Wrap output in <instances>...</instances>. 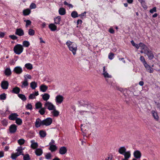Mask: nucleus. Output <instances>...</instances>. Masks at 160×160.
<instances>
[{"mask_svg":"<svg viewBox=\"0 0 160 160\" xmlns=\"http://www.w3.org/2000/svg\"><path fill=\"white\" fill-rule=\"evenodd\" d=\"M102 74L105 78H112L111 76L109 75L107 71L104 73H102Z\"/></svg>","mask_w":160,"mask_h":160,"instance_id":"38","label":"nucleus"},{"mask_svg":"<svg viewBox=\"0 0 160 160\" xmlns=\"http://www.w3.org/2000/svg\"><path fill=\"white\" fill-rule=\"evenodd\" d=\"M114 54L112 53H110L108 55V58L110 59H112L113 58Z\"/></svg>","mask_w":160,"mask_h":160,"instance_id":"60","label":"nucleus"},{"mask_svg":"<svg viewBox=\"0 0 160 160\" xmlns=\"http://www.w3.org/2000/svg\"><path fill=\"white\" fill-rule=\"evenodd\" d=\"M157 8L156 7H154L152 9H151L150 10V12L151 13H153L154 12H155L157 11Z\"/></svg>","mask_w":160,"mask_h":160,"instance_id":"58","label":"nucleus"},{"mask_svg":"<svg viewBox=\"0 0 160 160\" xmlns=\"http://www.w3.org/2000/svg\"><path fill=\"white\" fill-rule=\"evenodd\" d=\"M23 12L24 15H29L30 13V10L28 9L24 10L23 11Z\"/></svg>","mask_w":160,"mask_h":160,"instance_id":"42","label":"nucleus"},{"mask_svg":"<svg viewBox=\"0 0 160 160\" xmlns=\"http://www.w3.org/2000/svg\"><path fill=\"white\" fill-rule=\"evenodd\" d=\"M91 108L92 106L90 105L84 104L80 107V113L82 115H87L89 113Z\"/></svg>","mask_w":160,"mask_h":160,"instance_id":"1","label":"nucleus"},{"mask_svg":"<svg viewBox=\"0 0 160 160\" xmlns=\"http://www.w3.org/2000/svg\"><path fill=\"white\" fill-rule=\"evenodd\" d=\"M52 122V119L49 118H48L42 120V125L48 126L51 124Z\"/></svg>","mask_w":160,"mask_h":160,"instance_id":"5","label":"nucleus"},{"mask_svg":"<svg viewBox=\"0 0 160 160\" xmlns=\"http://www.w3.org/2000/svg\"><path fill=\"white\" fill-rule=\"evenodd\" d=\"M22 147H18V148L17 149V153H20V155L22 152Z\"/></svg>","mask_w":160,"mask_h":160,"instance_id":"55","label":"nucleus"},{"mask_svg":"<svg viewBox=\"0 0 160 160\" xmlns=\"http://www.w3.org/2000/svg\"><path fill=\"white\" fill-rule=\"evenodd\" d=\"M53 111L52 112V113L54 117H57L58 116L59 114V112L56 110L55 108L52 110Z\"/></svg>","mask_w":160,"mask_h":160,"instance_id":"31","label":"nucleus"},{"mask_svg":"<svg viewBox=\"0 0 160 160\" xmlns=\"http://www.w3.org/2000/svg\"><path fill=\"white\" fill-rule=\"evenodd\" d=\"M25 66L28 69L31 70L32 68V64L30 63H26Z\"/></svg>","mask_w":160,"mask_h":160,"instance_id":"36","label":"nucleus"},{"mask_svg":"<svg viewBox=\"0 0 160 160\" xmlns=\"http://www.w3.org/2000/svg\"><path fill=\"white\" fill-rule=\"evenodd\" d=\"M140 59L142 63H143L146 61L144 58L143 56H141L140 57Z\"/></svg>","mask_w":160,"mask_h":160,"instance_id":"61","label":"nucleus"},{"mask_svg":"<svg viewBox=\"0 0 160 160\" xmlns=\"http://www.w3.org/2000/svg\"><path fill=\"white\" fill-rule=\"evenodd\" d=\"M109 31L110 33H113L114 32V30L112 28L109 29Z\"/></svg>","mask_w":160,"mask_h":160,"instance_id":"64","label":"nucleus"},{"mask_svg":"<svg viewBox=\"0 0 160 160\" xmlns=\"http://www.w3.org/2000/svg\"><path fill=\"white\" fill-rule=\"evenodd\" d=\"M66 44L69 48V50L72 52L74 55H75L77 50V46L76 44L70 41H68L66 42Z\"/></svg>","mask_w":160,"mask_h":160,"instance_id":"2","label":"nucleus"},{"mask_svg":"<svg viewBox=\"0 0 160 160\" xmlns=\"http://www.w3.org/2000/svg\"><path fill=\"white\" fill-rule=\"evenodd\" d=\"M134 156L135 158H141V153L139 151L137 150L134 152Z\"/></svg>","mask_w":160,"mask_h":160,"instance_id":"15","label":"nucleus"},{"mask_svg":"<svg viewBox=\"0 0 160 160\" xmlns=\"http://www.w3.org/2000/svg\"><path fill=\"white\" fill-rule=\"evenodd\" d=\"M143 63L144 64V66H145V68H146V69L147 68H148L150 67V66L149 65L147 64V63L146 61H145Z\"/></svg>","mask_w":160,"mask_h":160,"instance_id":"62","label":"nucleus"},{"mask_svg":"<svg viewBox=\"0 0 160 160\" xmlns=\"http://www.w3.org/2000/svg\"><path fill=\"white\" fill-rule=\"evenodd\" d=\"M39 134L40 136L44 138L46 136V133L45 132L41 131L39 132Z\"/></svg>","mask_w":160,"mask_h":160,"instance_id":"50","label":"nucleus"},{"mask_svg":"<svg viewBox=\"0 0 160 160\" xmlns=\"http://www.w3.org/2000/svg\"><path fill=\"white\" fill-rule=\"evenodd\" d=\"M146 54L148 57V58L150 60H151L154 58V55L152 53L151 51L150 50L148 51V52H147Z\"/></svg>","mask_w":160,"mask_h":160,"instance_id":"17","label":"nucleus"},{"mask_svg":"<svg viewBox=\"0 0 160 160\" xmlns=\"http://www.w3.org/2000/svg\"><path fill=\"white\" fill-rule=\"evenodd\" d=\"M24 77L25 78L24 81L22 82V85L21 86L22 88H25L28 85V81L27 79L26 78L25 76Z\"/></svg>","mask_w":160,"mask_h":160,"instance_id":"16","label":"nucleus"},{"mask_svg":"<svg viewBox=\"0 0 160 160\" xmlns=\"http://www.w3.org/2000/svg\"><path fill=\"white\" fill-rule=\"evenodd\" d=\"M67 148L65 147H61L59 150V153L61 154H64L67 152Z\"/></svg>","mask_w":160,"mask_h":160,"instance_id":"14","label":"nucleus"},{"mask_svg":"<svg viewBox=\"0 0 160 160\" xmlns=\"http://www.w3.org/2000/svg\"><path fill=\"white\" fill-rule=\"evenodd\" d=\"M6 98V94L5 93H3L0 95V99L2 100H4Z\"/></svg>","mask_w":160,"mask_h":160,"instance_id":"47","label":"nucleus"},{"mask_svg":"<svg viewBox=\"0 0 160 160\" xmlns=\"http://www.w3.org/2000/svg\"><path fill=\"white\" fill-rule=\"evenodd\" d=\"M30 158L28 154H26L23 156L24 160H30Z\"/></svg>","mask_w":160,"mask_h":160,"instance_id":"52","label":"nucleus"},{"mask_svg":"<svg viewBox=\"0 0 160 160\" xmlns=\"http://www.w3.org/2000/svg\"><path fill=\"white\" fill-rule=\"evenodd\" d=\"M42 121H41L39 118H38L35 122V125L36 127H39L41 125H42Z\"/></svg>","mask_w":160,"mask_h":160,"instance_id":"12","label":"nucleus"},{"mask_svg":"<svg viewBox=\"0 0 160 160\" xmlns=\"http://www.w3.org/2000/svg\"><path fill=\"white\" fill-rule=\"evenodd\" d=\"M20 155V153H12L11 155V158L13 159H15L16 158Z\"/></svg>","mask_w":160,"mask_h":160,"instance_id":"32","label":"nucleus"},{"mask_svg":"<svg viewBox=\"0 0 160 160\" xmlns=\"http://www.w3.org/2000/svg\"><path fill=\"white\" fill-rule=\"evenodd\" d=\"M32 144L31 145V147L33 149H35L37 148L38 146V144L37 142H35L34 141L32 140L31 141Z\"/></svg>","mask_w":160,"mask_h":160,"instance_id":"24","label":"nucleus"},{"mask_svg":"<svg viewBox=\"0 0 160 160\" xmlns=\"http://www.w3.org/2000/svg\"><path fill=\"white\" fill-rule=\"evenodd\" d=\"M143 63L144 64V66H145V68H146V69L147 68H148L150 67V66L149 65L147 64V63L146 61H145Z\"/></svg>","mask_w":160,"mask_h":160,"instance_id":"63","label":"nucleus"},{"mask_svg":"<svg viewBox=\"0 0 160 160\" xmlns=\"http://www.w3.org/2000/svg\"><path fill=\"white\" fill-rule=\"evenodd\" d=\"M147 72L150 73H152L153 72V69L150 66L146 69Z\"/></svg>","mask_w":160,"mask_h":160,"instance_id":"49","label":"nucleus"},{"mask_svg":"<svg viewBox=\"0 0 160 160\" xmlns=\"http://www.w3.org/2000/svg\"><path fill=\"white\" fill-rule=\"evenodd\" d=\"M51 156H52V155L51 154V153H47L45 157L47 159H50L51 158Z\"/></svg>","mask_w":160,"mask_h":160,"instance_id":"53","label":"nucleus"},{"mask_svg":"<svg viewBox=\"0 0 160 160\" xmlns=\"http://www.w3.org/2000/svg\"><path fill=\"white\" fill-rule=\"evenodd\" d=\"M1 85L2 89H6L8 88V83L7 81H2L1 83Z\"/></svg>","mask_w":160,"mask_h":160,"instance_id":"11","label":"nucleus"},{"mask_svg":"<svg viewBox=\"0 0 160 160\" xmlns=\"http://www.w3.org/2000/svg\"><path fill=\"white\" fill-rule=\"evenodd\" d=\"M96 108L92 107V108H91L90 111L89 113L91 112L92 114H94L96 113Z\"/></svg>","mask_w":160,"mask_h":160,"instance_id":"51","label":"nucleus"},{"mask_svg":"<svg viewBox=\"0 0 160 160\" xmlns=\"http://www.w3.org/2000/svg\"><path fill=\"white\" fill-rule=\"evenodd\" d=\"M17 129V126L15 124H12L9 127V130L11 133H15Z\"/></svg>","mask_w":160,"mask_h":160,"instance_id":"8","label":"nucleus"},{"mask_svg":"<svg viewBox=\"0 0 160 160\" xmlns=\"http://www.w3.org/2000/svg\"><path fill=\"white\" fill-rule=\"evenodd\" d=\"M15 34L19 36H21L24 35L23 30L21 28H17L15 32Z\"/></svg>","mask_w":160,"mask_h":160,"instance_id":"7","label":"nucleus"},{"mask_svg":"<svg viewBox=\"0 0 160 160\" xmlns=\"http://www.w3.org/2000/svg\"><path fill=\"white\" fill-rule=\"evenodd\" d=\"M18 115L16 113H13L11 114L9 116L8 118L9 119L14 120H16L17 118Z\"/></svg>","mask_w":160,"mask_h":160,"instance_id":"13","label":"nucleus"},{"mask_svg":"<svg viewBox=\"0 0 160 160\" xmlns=\"http://www.w3.org/2000/svg\"><path fill=\"white\" fill-rule=\"evenodd\" d=\"M30 44L29 42L27 41H24L22 42L23 46L26 47H28Z\"/></svg>","mask_w":160,"mask_h":160,"instance_id":"39","label":"nucleus"},{"mask_svg":"<svg viewBox=\"0 0 160 160\" xmlns=\"http://www.w3.org/2000/svg\"><path fill=\"white\" fill-rule=\"evenodd\" d=\"M141 49L142 50H144V53L145 54L147 52H148L149 49L148 47L142 43H140V47Z\"/></svg>","mask_w":160,"mask_h":160,"instance_id":"6","label":"nucleus"},{"mask_svg":"<svg viewBox=\"0 0 160 160\" xmlns=\"http://www.w3.org/2000/svg\"><path fill=\"white\" fill-rule=\"evenodd\" d=\"M30 87L32 89H35L37 87V83L35 82H32L30 83Z\"/></svg>","mask_w":160,"mask_h":160,"instance_id":"33","label":"nucleus"},{"mask_svg":"<svg viewBox=\"0 0 160 160\" xmlns=\"http://www.w3.org/2000/svg\"><path fill=\"white\" fill-rule=\"evenodd\" d=\"M24 21L26 22V27L27 28L29 25L31 24V22L29 20H24Z\"/></svg>","mask_w":160,"mask_h":160,"instance_id":"48","label":"nucleus"},{"mask_svg":"<svg viewBox=\"0 0 160 160\" xmlns=\"http://www.w3.org/2000/svg\"><path fill=\"white\" fill-rule=\"evenodd\" d=\"M20 91V89L18 87H16L15 88H13L12 91V92L18 94Z\"/></svg>","mask_w":160,"mask_h":160,"instance_id":"21","label":"nucleus"},{"mask_svg":"<svg viewBox=\"0 0 160 160\" xmlns=\"http://www.w3.org/2000/svg\"><path fill=\"white\" fill-rule=\"evenodd\" d=\"M45 108L49 110H52L55 108V106L51 102H46L44 104Z\"/></svg>","mask_w":160,"mask_h":160,"instance_id":"4","label":"nucleus"},{"mask_svg":"<svg viewBox=\"0 0 160 160\" xmlns=\"http://www.w3.org/2000/svg\"><path fill=\"white\" fill-rule=\"evenodd\" d=\"M152 113L153 117L156 121H158L159 119V117L157 113L154 111H152Z\"/></svg>","mask_w":160,"mask_h":160,"instance_id":"22","label":"nucleus"},{"mask_svg":"<svg viewBox=\"0 0 160 160\" xmlns=\"http://www.w3.org/2000/svg\"><path fill=\"white\" fill-rule=\"evenodd\" d=\"M48 87L44 84L40 86V90L42 92H45L48 89Z\"/></svg>","mask_w":160,"mask_h":160,"instance_id":"23","label":"nucleus"},{"mask_svg":"<svg viewBox=\"0 0 160 160\" xmlns=\"http://www.w3.org/2000/svg\"><path fill=\"white\" fill-rule=\"evenodd\" d=\"M15 120L16 122L18 125H20L22 123V120L20 118H17Z\"/></svg>","mask_w":160,"mask_h":160,"instance_id":"43","label":"nucleus"},{"mask_svg":"<svg viewBox=\"0 0 160 160\" xmlns=\"http://www.w3.org/2000/svg\"><path fill=\"white\" fill-rule=\"evenodd\" d=\"M26 107L28 109H32V105L30 103L28 104L26 106Z\"/></svg>","mask_w":160,"mask_h":160,"instance_id":"59","label":"nucleus"},{"mask_svg":"<svg viewBox=\"0 0 160 160\" xmlns=\"http://www.w3.org/2000/svg\"><path fill=\"white\" fill-rule=\"evenodd\" d=\"M13 71L17 74H20L22 72V69L21 67L18 66L15 67Z\"/></svg>","mask_w":160,"mask_h":160,"instance_id":"10","label":"nucleus"},{"mask_svg":"<svg viewBox=\"0 0 160 160\" xmlns=\"http://www.w3.org/2000/svg\"><path fill=\"white\" fill-rule=\"evenodd\" d=\"M124 156V158L128 159L131 156V153L130 151L126 152L123 154Z\"/></svg>","mask_w":160,"mask_h":160,"instance_id":"29","label":"nucleus"},{"mask_svg":"<svg viewBox=\"0 0 160 160\" xmlns=\"http://www.w3.org/2000/svg\"><path fill=\"white\" fill-rule=\"evenodd\" d=\"M46 109L44 107L43 108H41L38 111L39 112L41 115H43L45 113V110Z\"/></svg>","mask_w":160,"mask_h":160,"instance_id":"40","label":"nucleus"},{"mask_svg":"<svg viewBox=\"0 0 160 160\" xmlns=\"http://www.w3.org/2000/svg\"><path fill=\"white\" fill-rule=\"evenodd\" d=\"M49 28L52 31H55L57 29V27L54 24L52 23L50 24L49 26Z\"/></svg>","mask_w":160,"mask_h":160,"instance_id":"26","label":"nucleus"},{"mask_svg":"<svg viewBox=\"0 0 160 160\" xmlns=\"http://www.w3.org/2000/svg\"><path fill=\"white\" fill-rule=\"evenodd\" d=\"M42 104L40 102H38L36 103L35 106V108L36 109H39V108H41L42 107Z\"/></svg>","mask_w":160,"mask_h":160,"instance_id":"35","label":"nucleus"},{"mask_svg":"<svg viewBox=\"0 0 160 160\" xmlns=\"http://www.w3.org/2000/svg\"><path fill=\"white\" fill-rule=\"evenodd\" d=\"M2 123L3 126H6L8 124V122L6 120H4L2 121Z\"/></svg>","mask_w":160,"mask_h":160,"instance_id":"56","label":"nucleus"},{"mask_svg":"<svg viewBox=\"0 0 160 160\" xmlns=\"http://www.w3.org/2000/svg\"><path fill=\"white\" fill-rule=\"evenodd\" d=\"M63 99V97L61 95H57L55 98L56 102L59 103H61L62 102Z\"/></svg>","mask_w":160,"mask_h":160,"instance_id":"9","label":"nucleus"},{"mask_svg":"<svg viewBox=\"0 0 160 160\" xmlns=\"http://www.w3.org/2000/svg\"><path fill=\"white\" fill-rule=\"evenodd\" d=\"M59 13L60 15H64L65 14L66 11L64 8H61L59 10Z\"/></svg>","mask_w":160,"mask_h":160,"instance_id":"30","label":"nucleus"},{"mask_svg":"<svg viewBox=\"0 0 160 160\" xmlns=\"http://www.w3.org/2000/svg\"><path fill=\"white\" fill-rule=\"evenodd\" d=\"M131 43L133 46L137 48L138 49L140 47V43L139 44H136L133 40L131 41Z\"/></svg>","mask_w":160,"mask_h":160,"instance_id":"44","label":"nucleus"},{"mask_svg":"<svg viewBox=\"0 0 160 160\" xmlns=\"http://www.w3.org/2000/svg\"><path fill=\"white\" fill-rule=\"evenodd\" d=\"M61 21V17L58 16L57 18H54L55 23L56 24H60V22Z\"/></svg>","mask_w":160,"mask_h":160,"instance_id":"34","label":"nucleus"},{"mask_svg":"<svg viewBox=\"0 0 160 160\" xmlns=\"http://www.w3.org/2000/svg\"><path fill=\"white\" fill-rule=\"evenodd\" d=\"M9 37L13 40H16L18 38V37L14 35H10L9 36Z\"/></svg>","mask_w":160,"mask_h":160,"instance_id":"54","label":"nucleus"},{"mask_svg":"<svg viewBox=\"0 0 160 160\" xmlns=\"http://www.w3.org/2000/svg\"><path fill=\"white\" fill-rule=\"evenodd\" d=\"M4 73L7 76L10 75L11 74V72L10 68H6L4 71Z\"/></svg>","mask_w":160,"mask_h":160,"instance_id":"25","label":"nucleus"},{"mask_svg":"<svg viewBox=\"0 0 160 160\" xmlns=\"http://www.w3.org/2000/svg\"><path fill=\"white\" fill-rule=\"evenodd\" d=\"M42 98L44 101H47L50 98L49 95L47 93H45L42 95Z\"/></svg>","mask_w":160,"mask_h":160,"instance_id":"19","label":"nucleus"},{"mask_svg":"<svg viewBox=\"0 0 160 160\" xmlns=\"http://www.w3.org/2000/svg\"><path fill=\"white\" fill-rule=\"evenodd\" d=\"M25 140L23 139H20L18 141V143L20 145H22L25 142Z\"/></svg>","mask_w":160,"mask_h":160,"instance_id":"46","label":"nucleus"},{"mask_svg":"<svg viewBox=\"0 0 160 160\" xmlns=\"http://www.w3.org/2000/svg\"><path fill=\"white\" fill-rule=\"evenodd\" d=\"M23 49L22 45L18 44L14 47L13 51L16 54L19 55L23 52Z\"/></svg>","mask_w":160,"mask_h":160,"instance_id":"3","label":"nucleus"},{"mask_svg":"<svg viewBox=\"0 0 160 160\" xmlns=\"http://www.w3.org/2000/svg\"><path fill=\"white\" fill-rule=\"evenodd\" d=\"M38 95V92H35V93H33L31 94L29 96V99H33L35 98V96H37Z\"/></svg>","mask_w":160,"mask_h":160,"instance_id":"20","label":"nucleus"},{"mask_svg":"<svg viewBox=\"0 0 160 160\" xmlns=\"http://www.w3.org/2000/svg\"><path fill=\"white\" fill-rule=\"evenodd\" d=\"M71 15L73 18H76L78 16L77 12L75 11H73L72 12Z\"/></svg>","mask_w":160,"mask_h":160,"instance_id":"41","label":"nucleus"},{"mask_svg":"<svg viewBox=\"0 0 160 160\" xmlns=\"http://www.w3.org/2000/svg\"><path fill=\"white\" fill-rule=\"evenodd\" d=\"M42 151L41 149H37L35 150V153L37 156H40L42 154Z\"/></svg>","mask_w":160,"mask_h":160,"instance_id":"28","label":"nucleus"},{"mask_svg":"<svg viewBox=\"0 0 160 160\" xmlns=\"http://www.w3.org/2000/svg\"><path fill=\"white\" fill-rule=\"evenodd\" d=\"M126 150L124 147H122L119 148L118 152L120 154L123 155L126 152Z\"/></svg>","mask_w":160,"mask_h":160,"instance_id":"18","label":"nucleus"},{"mask_svg":"<svg viewBox=\"0 0 160 160\" xmlns=\"http://www.w3.org/2000/svg\"><path fill=\"white\" fill-rule=\"evenodd\" d=\"M30 7L31 9H34L36 7V5L34 3H32L30 5Z\"/></svg>","mask_w":160,"mask_h":160,"instance_id":"57","label":"nucleus"},{"mask_svg":"<svg viewBox=\"0 0 160 160\" xmlns=\"http://www.w3.org/2000/svg\"><path fill=\"white\" fill-rule=\"evenodd\" d=\"M35 32L32 29H29L28 30V33L29 35L32 36L34 34Z\"/></svg>","mask_w":160,"mask_h":160,"instance_id":"45","label":"nucleus"},{"mask_svg":"<svg viewBox=\"0 0 160 160\" xmlns=\"http://www.w3.org/2000/svg\"><path fill=\"white\" fill-rule=\"evenodd\" d=\"M50 147L49 149L52 152H54L56 151L57 148L56 146L54 145H50Z\"/></svg>","mask_w":160,"mask_h":160,"instance_id":"27","label":"nucleus"},{"mask_svg":"<svg viewBox=\"0 0 160 160\" xmlns=\"http://www.w3.org/2000/svg\"><path fill=\"white\" fill-rule=\"evenodd\" d=\"M18 96L23 101H25L27 99L25 96L23 94H19L18 95Z\"/></svg>","mask_w":160,"mask_h":160,"instance_id":"37","label":"nucleus"}]
</instances>
